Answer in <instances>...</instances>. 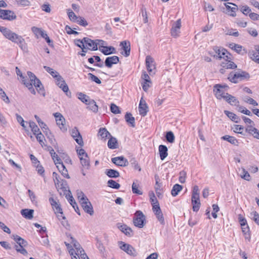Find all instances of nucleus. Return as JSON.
<instances>
[{
    "instance_id": "33",
    "label": "nucleus",
    "mask_w": 259,
    "mask_h": 259,
    "mask_svg": "<svg viewBox=\"0 0 259 259\" xmlns=\"http://www.w3.org/2000/svg\"><path fill=\"white\" fill-rule=\"evenodd\" d=\"M221 139L223 140L228 141L232 145L235 146H238L239 145L238 141L234 137L230 136L229 135H225L223 136Z\"/></svg>"
},
{
    "instance_id": "1",
    "label": "nucleus",
    "mask_w": 259,
    "mask_h": 259,
    "mask_svg": "<svg viewBox=\"0 0 259 259\" xmlns=\"http://www.w3.org/2000/svg\"><path fill=\"white\" fill-rule=\"evenodd\" d=\"M27 74L28 76V80L26 82H24L23 84L28 88L31 94L35 95L36 92L33 87V85L37 92L43 96H45V91L40 80L36 77L34 73L30 71H28Z\"/></svg>"
},
{
    "instance_id": "14",
    "label": "nucleus",
    "mask_w": 259,
    "mask_h": 259,
    "mask_svg": "<svg viewBox=\"0 0 259 259\" xmlns=\"http://www.w3.org/2000/svg\"><path fill=\"white\" fill-rule=\"evenodd\" d=\"M84 47L85 49L90 50H97V43L88 37H84Z\"/></svg>"
},
{
    "instance_id": "23",
    "label": "nucleus",
    "mask_w": 259,
    "mask_h": 259,
    "mask_svg": "<svg viewBox=\"0 0 259 259\" xmlns=\"http://www.w3.org/2000/svg\"><path fill=\"white\" fill-rule=\"evenodd\" d=\"M108 147L110 149H115L118 148V143L116 138L112 136L108 139Z\"/></svg>"
},
{
    "instance_id": "24",
    "label": "nucleus",
    "mask_w": 259,
    "mask_h": 259,
    "mask_svg": "<svg viewBox=\"0 0 259 259\" xmlns=\"http://www.w3.org/2000/svg\"><path fill=\"white\" fill-rule=\"evenodd\" d=\"M59 171L61 173L62 175L66 178L69 179L70 177L68 174V171L62 161L56 165Z\"/></svg>"
},
{
    "instance_id": "35",
    "label": "nucleus",
    "mask_w": 259,
    "mask_h": 259,
    "mask_svg": "<svg viewBox=\"0 0 259 259\" xmlns=\"http://www.w3.org/2000/svg\"><path fill=\"white\" fill-rule=\"evenodd\" d=\"M250 58L254 62L259 63V46L256 47L255 50L250 53Z\"/></svg>"
},
{
    "instance_id": "42",
    "label": "nucleus",
    "mask_w": 259,
    "mask_h": 259,
    "mask_svg": "<svg viewBox=\"0 0 259 259\" xmlns=\"http://www.w3.org/2000/svg\"><path fill=\"white\" fill-rule=\"evenodd\" d=\"M183 187L179 184H175L173 186L172 190L171 191V194L173 196H176L179 192H180L182 190Z\"/></svg>"
},
{
    "instance_id": "22",
    "label": "nucleus",
    "mask_w": 259,
    "mask_h": 259,
    "mask_svg": "<svg viewBox=\"0 0 259 259\" xmlns=\"http://www.w3.org/2000/svg\"><path fill=\"white\" fill-rule=\"evenodd\" d=\"M246 132L252 135L253 138L259 140V130L251 126H247L245 129Z\"/></svg>"
},
{
    "instance_id": "47",
    "label": "nucleus",
    "mask_w": 259,
    "mask_h": 259,
    "mask_svg": "<svg viewBox=\"0 0 259 259\" xmlns=\"http://www.w3.org/2000/svg\"><path fill=\"white\" fill-rule=\"evenodd\" d=\"M154 214L156 215L157 219L159 222L160 224L164 225L165 221L161 210H159L157 212H155Z\"/></svg>"
},
{
    "instance_id": "19",
    "label": "nucleus",
    "mask_w": 259,
    "mask_h": 259,
    "mask_svg": "<svg viewBox=\"0 0 259 259\" xmlns=\"http://www.w3.org/2000/svg\"><path fill=\"white\" fill-rule=\"evenodd\" d=\"M148 107L146 102L141 99L139 105V111L140 114L142 116H146L148 111Z\"/></svg>"
},
{
    "instance_id": "58",
    "label": "nucleus",
    "mask_w": 259,
    "mask_h": 259,
    "mask_svg": "<svg viewBox=\"0 0 259 259\" xmlns=\"http://www.w3.org/2000/svg\"><path fill=\"white\" fill-rule=\"evenodd\" d=\"M36 138L37 140L39 142V144L41 145L42 147L45 145V143L44 142V140L45 139V137L44 135L41 133L40 132L37 133L36 135Z\"/></svg>"
},
{
    "instance_id": "44",
    "label": "nucleus",
    "mask_w": 259,
    "mask_h": 259,
    "mask_svg": "<svg viewBox=\"0 0 259 259\" xmlns=\"http://www.w3.org/2000/svg\"><path fill=\"white\" fill-rule=\"evenodd\" d=\"M88 108L94 112L97 111V105L94 100H90L88 104Z\"/></svg>"
},
{
    "instance_id": "28",
    "label": "nucleus",
    "mask_w": 259,
    "mask_h": 259,
    "mask_svg": "<svg viewBox=\"0 0 259 259\" xmlns=\"http://www.w3.org/2000/svg\"><path fill=\"white\" fill-rule=\"evenodd\" d=\"M229 59L227 58L224 59L225 61L221 64L222 67L226 69H235L237 68V65Z\"/></svg>"
},
{
    "instance_id": "48",
    "label": "nucleus",
    "mask_w": 259,
    "mask_h": 259,
    "mask_svg": "<svg viewBox=\"0 0 259 259\" xmlns=\"http://www.w3.org/2000/svg\"><path fill=\"white\" fill-rule=\"evenodd\" d=\"M79 159L82 166L85 168H88L89 166V159L88 156H87V157H80Z\"/></svg>"
},
{
    "instance_id": "25",
    "label": "nucleus",
    "mask_w": 259,
    "mask_h": 259,
    "mask_svg": "<svg viewBox=\"0 0 259 259\" xmlns=\"http://www.w3.org/2000/svg\"><path fill=\"white\" fill-rule=\"evenodd\" d=\"M230 4L233 5V7H232L227 4H225L226 9L227 10V13L230 16L235 17L236 15V10H238V7L237 5H236L234 4H232V3H230Z\"/></svg>"
},
{
    "instance_id": "56",
    "label": "nucleus",
    "mask_w": 259,
    "mask_h": 259,
    "mask_svg": "<svg viewBox=\"0 0 259 259\" xmlns=\"http://www.w3.org/2000/svg\"><path fill=\"white\" fill-rule=\"evenodd\" d=\"M67 13L69 19L72 21L76 22L78 19V17H77L74 13L70 9L67 10Z\"/></svg>"
},
{
    "instance_id": "41",
    "label": "nucleus",
    "mask_w": 259,
    "mask_h": 259,
    "mask_svg": "<svg viewBox=\"0 0 259 259\" xmlns=\"http://www.w3.org/2000/svg\"><path fill=\"white\" fill-rule=\"evenodd\" d=\"M125 119L127 123L131 124V126L133 127L135 126V119L131 113H126L125 115Z\"/></svg>"
},
{
    "instance_id": "52",
    "label": "nucleus",
    "mask_w": 259,
    "mask_h": 259,
    "mask_svg": "<svg viewBox=\"0 0 259 259\" xmlns=\"http://www.w3.org/2000/svg\"><path fill=\"white\" fill-rule=\"evenodd\" d=\"M243 101L249 104L252 105L254 106H258V103H257V102L249 97L246 96V97H244Z\"/></svg>"
},
{
    "instance_id": "7",
    "label": "nucleus",
    "mask_w": 259,
    "mask_h": 259,
    "mask_svg": "<svg viewBox=\"0 0 259 259\" xmlns=\"http://www.w3.org/2000/svg\"><path fill=\"white\" fill-rule=\"evenodd\" d=\"M141 78L143 80V82L142 83L143 90L145 92H147L152 84L150 78L145 71H143Z\"/></svg>"
},
{
    "instance_id": "17",
    "label": "nucleus",
    "mask_w": 259,
    "mask_h": 259,
    "mask_svg": "<svg viewBox=\"0 0 259 259\" xmlns=\"http://www.w3.org/2000/svg\"><path fill=\"white\" fill-rule=\"evenodd\" d=\"M119 244H120V248L122 250L130 255H134L135 250L131 245L122 241L120 242Z\"/></svg>"
},
{
    "instance_id": "5",
    "label": "nucleus",
    "mask_w": 259,
    "mask_h": 259,
    "mask_svg": "<svg viewBox=\"0 0 259 259\" xmlns=\"http://www.w3.org/2000/svg\"><path fill=\"white\" fill-rule=\"evenodd\" d=\"M53 115L55 117L56 123L60 129L63 132L67 131V127L65 124V119L63 116L59 112L54 113Z\"/></svg>"
},
{
    "instance_id": "32",
    "label": "nucleus",
    "mask_w": 259,
    "mask_h": 259,
    "mask_svg": "<svg viewBox=\"0 0 259 259\" xmlns=\"http://www.w3.org/2000/svg\"><path fill=\"white\" fill-rule=\"evenodd\" d=\"M167 148L166 146L160 145L159 146V152L161 160H163L167 156Z\"/></svg>"
},
{
    "instance_id": "12",
    "label": "nucleus",
    "mask_w": 259,
    "mask_h": 259,
    "mask_svg": "<svg viewBox=\"0 0 259 259\" xmlns=\"http://www.w3.org/2000/svg\"><path fill=\"white\" fill-rule=\"evenodd\" d=\"M69 253L72 257L75 255L79 259H89L82 247L80 248L79 250H78V249L76 250L70 249Z\"/></svg>"
},
{
    "instance_id": "10",
    "label": "nucleus",
    "mask_w": 259,
    "mask_h": 259,
    "mask_svg": "<svg viewBox=\"0 0 259 259\" xmlns=\"http://www.w3.org/2000/svg\"><path fill=\"white\" fill-rule=\"evenodd\" d=\"M111 161L116 165L121 167H125L128 165V161L122 156L112 158Z\"/></svg>"
},
{
    "instance_id": "57",
    "label": "nucleus",
    "mask_w": 259,
    "mask_h": 259,
    "mask_svg": "<svg viewBox=\"0 0 259 259\" xmlns=\"http://www.w3.org/2000/svg\"><path fill=\"white\" fill-rule=\"evenodd\" d=\"M132 192L134 194L142 195V192L139 190V185L134 182L132 184Z\"/></svg>"
},
{
    "instance_id": "39",
    "label": "nucleus",
    "mask_w": 259,
    "mask_h": 259,
    "mask_svg": "<svg viewBox=\"0 0 259 259\" xmlns=\"http://www.w3.org/2000/svg\"><path fill=\"white\" fill-rule=\"evenodd\" d=\"M105 174L111 178H116L119 177V172L113 169H107L106 170Z\"/></svg>"
},
{
    "instance_id": "13",
    "label": "nucleus",
    "mask_w": 259,
    "mask_h": 259,
    "mask_svg": "<svg viewBox=\"0 0 259 259\" xmlns=\"http://www.w3.org/2000/svg\"><path fill=\"white\" fill-rule=\"evenodd\" d=\"M181 27V19H178L174 22L172 25L171 29V34L173 37H176L179 36L180 33V29Z\"/></svg>"
},
{
    "instance_id": "59",
    "label": "nucleus",
    "mask_w": 259,
    "mask_h": 259,
    "mask_svg": "<svg viewBox=\"0 0 259 259\" xmlns=\"http://www.w3.org/2000/svg\"><path fill=\"white\" fill-rule=\"evenodd\" d=\"M241 177L242 179L250 181V176L248 172L244 168L242 169V172L241 173Z\"/></svg>"
},
{
    "instance_id": "31",
    "label": "nucleus",
    "mask_w": 259,
    "mask_h": 259,
    "mask_svg": "<svg viewBox=\"0 0 259 259\" xmlns=\"http://www.w3.org/2000/svg\"><path fill=\"white\" fill-rule=\"evenodd\" d=\"M120 46L122 47V49L124 51V53L122 54L125 57H128L130 55V51H131V47H130V44L128 42V43L126 41H123L120 42Z\"/></svg>"
},
{
    "instance_id": "53",
    "label": "nucleus",
    "mask_w": 259,
    "mask_h": 259,
    "mask_svg": "<svg viewBox=\"0 0 259 259\" xmlns=\"http://www.w3.org/2000/svg\"><path fill=\"white\" fill-rule=\"evenodd\" d=\"M16 72L17 75L18 76H20V77L21 78L22 83L23 84L24 83V82H26V81L28 80V78H27L28 76H24L18 67H16Z\"/></svg>"
},
{
    "instance_id": "16",
    "label": "nucleus",
    "mask_w": 259,
    "mask_h": 259,
    "mask_svg": "<svg viewBox=\"0 0 259 259\" xmlns=\"http://www.w3.org/2000/svg\"><path fill=\"white\" fill-rule=\"evenodd\" d=\"M118 228L123 232L125 235L128 236H132L133 235L132 229L128 227L126 225L118 223L117 224Z\"/></svg>"
},
{
    "instance_id": "30",
    "label": "nucleus",
    "mask_w": 259,
    "mask_h": 259,
    "mask_svg": "<svg viewBox=\"0 0 259 259\" xmlns=\"http://www.w3.org/2000/svg\"><path fill=\"white\" fill-rule=\"evenodd\" d=\"M226 101L231 105H234L235 106H238L239 105V101L236 98V97L229 94L228 93H226L225 97L224 98Z\"/></svg>"
},
{
    "instance_id": "4",
    "label": "nucleus",
    "mask_w": 259,
    "mask_h": 259,
    "mask_svg": "<svg viewBox=\"0 0 259 259\" xmlns=\"http://www.w3.org/2000/svg\"><path fill=\"white\" fill-rule=\"evenodd\" d=\"M146 222L145 216L141 210H137L135 213L133 218V223L134 225L139 228H142Z\"/></svg>"
},
{
    "instance_id": "60",
    "label": "nucleus",
    "mask_w": 259,
    "mask_h": 259,
    "mask_svg": "<svg viewBox=\"0 0 259 259\" xmlns=\"http://www.w3.org/2000/svg\"><path fill=\"white\" fill-rule=\"evenodd\" d=\"M31 30L37 38L40 36L42 33V30L41 28L33 26L31 28Z\"/></svg>"
},
{
    "instance_id": "29",
    "label": "nucleus",
    "mask_w": 259,
    "mask_h": 259,
    "mask_svg": "<svg viewBox=\"0 0 259 259\" xmlns=\"http://www.w3.org/2000/svg\"><path fill=\"white\" fill-rule=\"evenodd\" d=\"M12 238L15 240L20 247H25L27 245V242L17 235H13Z\"/></svg>"
},
{
    "instance_id": "40",
    "label": "nucleus",
    "mask_w": 259,
    "mask_h": 259,
    "mask_svg": "<svg viewBox=\"0 0 259 259\" xmlns=\"http://www.w3.org/2000/svg\"><path fill=\"white\" fill-rule=\"evenodd\" d=\"M224 113L232 121L236 123H238L239 122V118L234 113L227 110H225Z\"/></svg>"
},
{
    "instance_id": "64",
    "label": "nucleus",
    "mask_w": 259,
    "mask_h": 259,
    "mask_svg": "<svg viewBox=\"0 0 259 259\" xmlns=\"http://www.w3.org/2000/svg\"><path fill=\"white\" fill-rule=\"evenodd\" d=\"M16 119L17 121L21 124L23 128L26 130V125H25V121L21 116L18 114H16Z\"/></svg>"
},
{
    "instance_id": "20",
    "label": "nucleus",
    "mask_w": 259,
    "mask_h": 259,
    "mask_svg": "<svg viewBox=\"0 0 259 259\" xmlns=\"http://www.w3.org/2000/svg\"><path fill=\"white\" fill-rule=\"evenodd\" d=\"M98 135L100 136L101 140L104 142H105L111 136L110 133L105 127L100 128L98 130Z\"/></svg>"
},
{
    "instance_id": "15",
    "label": "nucleus",
    "mask_w": 259,
    "mask_h": 259,
    "mask_svg": "<svg viewBox=\"0 0 259 259\" xmlns=\"http://www.w3.org/2000/svg\"><path fill=\"white\" fill-rule=\"evenodd\" d=\"M119 61V57L113 56L107 57L105 61V65L108 68H111L113 64H117Z\"/></svg>"
},
{
    "instance_id": "51",
    "label": "nucleus",
    "mask_w": 259,
    "mask_h": 259,
    "mask_svg": "<svg viewBox=\"0 0 259 259\" xmlns=\"http://www.w3.org/2000/svg\"><path fill=\"white\" fill-rule=\"evenodd\" d=\"M74 44L75 45L80 48L82 49V52H84L85 48L84 47V42L83 38L82 39H75L74 40Z\"/></svg>"
},
{
    "instance_id": "63",
    "label": "nucleus",
    "mask_w": 259,
    "mask_h": 259,
    "mask_svg": "<svg viewBox=\"0 0 259 259\" xmlns=\"http://www.w3.org/2000/svg\"><path fill=\"white\" fill-rule=\"evenodd\" d=\"M233 129L235 133L243 135L242 132V131L243 130V127L242 125L238 124L234 125Z\"/></svg>"
},
{
    "instance_id": "37",
    "label": "nucleus",
    "mask_w": 259,
    "mask_h": 259,
    "mask_svg": "<svg viewBox=\"0 0 259 259\" xmlns=\"http://www.w3.org/2000/svg\"><path fill=\"white\" fill-rule=\"evenodd\" d=\"M228 79L232 82L236 83L240 80L239 74L238 72H232L229 75Z\"/></svg>"
},
{
    "instance_id": "45",
    "label": "nucleus",
    "mask_w": 259,
    "mask_h": 259,
    "mask_svg": "<svg viewBox=\"0 0 259 259\" xmlns=\"http://www.w3.org/2000/svg\"><path fill=\"white\" fill-rule=\"evenodd\" d=\"M77 196L80 203L85 201H88V199L84 194L80 190L76 191Z\"/></svg>"
},
{
    "instance_id": "27",
    "label": "nucleus",
    "mask_w": 259,
    "mask_h": 259,
    "mask_svg": "<svg viewBox=\"0 0 259 259\" xmlns=\"http://www.w3.org/2000/svg\"><path fill=\"white\" fill-rule=\"evenodd\" d=\"M81 206L84 211L92 215L93 214L94 211L91 203L88 201L82 202L81 203Z\"/></svg>"
},
{
    "instance_id": "54",
    "label": "nucleus",
    "mask_w": 259,
    "mask_h": 259,
    "mask_svg": "<svg viewBox=\"0 0 259 259\" xmlns=\"http://www.w3.org/2000/svg\"><path fill=\"white\" fill-rule=\"evenodd\" d=\"M132 166L135 169L138 170L139 171L141 170V168L138 164V161L135 158H133L130 160Z\"/></svg>"
},
{
    "instance_id": "21",
    "label": "nucleus",
    "mask_w": 259,
    "mask_h": 259,
    "mask_svg": "<svg viewBox=\"0 0 259 259\" xmlns=\"http://www.w3.org/2000/svg\"><path fill=\"white\" fill-rule=\"evenodd\" d=\"M99 50L105 55H109L116 53V49L112 46H106L102 47Z\"/></svg>"
},
{
    "instance_id": "6",
    "label": "nucleus",
    "mask_w": 259,
    "mask_h": 259,
    "mask_svg": "<svg viewBox=\"0 0 259 259\" xmlns=\"http://www.w3.org/2000/svg\"><path fill=\"white\" fill-rule=\"evenodd\" d=\"M227 87L226 85H222L219 84H215L213 87V92L215 93V97L220 100L224 99L226 93H225L224 89Z\"/></svg>"
},
{
    "instance_id": "11",
    "label": "nucleus",
    "mask_w": 259,
    "mask_h": 259,
    "mask_svg": "<svg viewBox=\"0 0 259 259\" xmlns=\"http://www.w3.org/2000/svg\"><path fill=\"white\" fill-rule=\"evenodd\" d=\"M71 135L72 138L80 146H82L83 145V142L82 137L78 129L76 127L72 129L71 131Z\"/></svg>"
},
{
    "instance_id": "46",
    "label": "nucleus",
    "mask_w": 259,
    "mask_h": 259,
    "mask_svg": "<svg viewBox=\"0 0 259 259\" xmlns=\"http://www.w3.org/2000/svg\"><path fill=\"white\" fill-rule=\"evenodd\" d=\"M107 185L108 187L115 189H118L120 187L119 183L113 180H108L107 182Z\"/></svg>"
},
{
    "instance_id": "18",
    "label": "nucleus",
    "mask_w": 259,
    "mask_h": 259,
    "mask_svg": "<svg viewBox=\"0 0 259 259\" xmlns=\"http://www.w3.org/2000/svg\"><path fill=\"white\" fill-rule=\"evenodd\" d=\"M146 65L148 71L150 74L152 73L153 70L155 69L153 59L150 56L146 58Z\"/></svg>"
},
{
    "instance_id": "8",
    "label": "nucleus",
    "mask_w": 259,
    "mask_h": 259,
    "mask_svg": "<svg viewBox=\"0 0 259 259\" xmlns=\"http://www.w3.org/2000/svg\"><path fill=\"white\" fill-rule=\"evenodd\" d=\"M0 18L11 21L16 18V16L14 12L7 10H0Z\"/></svg>"
},
{
    "instance_id": "43",
    "label": "nucleus",
    "mask_w": 259,
    "mask_h": 259,
    "mask_svg": "<svg viewBox=\"0 0 259 259\" xmlns=\"http://www.w3.org/2000/svg\"><path fill=\"white\" fill-rule=\"evenodd\" d=\"M77 96L78 99H79L83 103H85L86 105L88 104V102L90 100L89 96L82 93H77Z\"/></svg>"
},
{
    "instance_id": "62",
    "label": "nucleus",
    "mask_w": 259,
    "mask_h": 259,
    "mask_svg": "<svg viewBox=\"0 0 259 259\" xmlns=\"http://www.w3.org/2000/svg\"><path fill=\"white\" fill-rule=\"evenodd\" d=\"M60 88H61L63 92L66 93V95L67 96H69L71 95V93L69 91V88L67 84L65 82V84H63L62 85H58Z\"/></svg>"
},
{
    "instance_id": "49",
    "label": "nucleus",
    "mask_w": 259,
    "mask_h": 259,
    "mask_svg": "<svg viewBox=\"0 0 259 259\" xmlns=\"http://www.w3.org/2000/svg\"><path fill=\"white\" fill-rule=\"evenodd\" d=\"M29 124V127L31 128V131L33 132L34 135H36L37 133L40 132L38 127L34 122L30 121Z\"/></svg>"
},
{
    "instance_id": "34",
    "label": "nucleus",
    "mask_w": 259,
    "mask_h": 259,
    "mask_svg": "<svg viewBox=\"0 0 259 259\" xmlns=\"http://www.w3.org/2000/svg\"><path fill=\"white\" fill-rule=\"evenodd\" d=\"M192 203L193 211L196 212L198 211L200 206L199 196L196 197V198H194V196H192Z\"/></svg>"
},
{
    "instance_id": "38",
    "label": "nucleus",
    "mask_w": 259,
    "mask_h": 259,
    "mask_svg": "<svg viewBox=\"0 0 259 259\" xmlns=\"http://www.w3.org/2000/svg\"><path fill=\"white\" fill-rule=\"evenodd\" d=\"M33 209H24L21 210V213L25 218L30 220L33 217Z\"/></svg>"
},
{
    "instance_id": "2",
    "label": "nucleus",
    "mask_w": 259,
    "mask_h": 259,
    "mask_svg": "<svg viewBox=\"0 0 259 259\" xmlns=\"http://www.w3.org/2000/svg\"><path fill=\"white\" fill-rule=\"evenodd\" d=\"M0 31L7 39L19 45L22 50L26 49L25 39L21 36L5 27L0 26Z\"/></svg>"
},
{
    "instance_id": "55",
    "label": "nucleus",
    "mask_w": 259,
    "mask_h": 259,
    "mask_svg": "<svg viewBox=\"0 0 259 259\" xmlns=\"http://www.w3.org/2000/svg\"><path fill=\"white\" fill-rule=\"evenodd\" d=\"M166 140L170 143H172L175 141V136L173 133L171 131L167 132L165 135Z\"/></svg>"
},
{
    "instance_id": "50",
    "label": "nucleus",
    "mask_w": 259,
    "mask_h": 259,
    "mask_svg": "<svg viewBox=\"0 0 259 259\" xmlns=\"http://www.w3.org/2000/svg\"><path fill=\"white\" fill-rule=\"evenodd\" d=\"M161 186V184L160 183H159L158 181L156 180L155 186V189L156 195L158 198H160L162 195Z\"/></svg>"
},
{
    "instance_id": "36",
    "label": "nucleus",
    "mask_w": 259,
    "mask_h": 259,
    "mask_svg": "<svg viewBox=\"0 0 259 259\" xmlns=\"http://www.w3.org/2000/svg\"><path fill=\"white\" fill-rule=\"evenodd\" d=\"M44 68L46 71L49 73L55 79L56 78H59L60 79H61V75L59 72L54 70L53 68L47 66H44Z\"/></svg>"
},
{
    "instance_id": "61",
    "label": "nucleus",
    "mask_w": 259,
    "mask_h": 259,
    "mask_svg": "<svg viewBox=\"0 0 259 259\" xmlns=\"http://www.w3.org/2000/svg\"><path fill=\"white\" fill-rule=\"evenodd\" d=\"M110 110H111V112H112L114 114H119V113H120V112H121L118 106H117L114 103H112L111 104Z\"/></svg>"
},
{
    "instance_id": "9",
    "label": "nucleus",
    "mask_w": 259,
    "mask_h": 259,
    "mask_svg": "<svg viewBox=\"0 0 259 259\" xmlns=\"http://www.w3.org/2000/svg\"><path fill=\"white\" fill-rule=\"evenodd\" d=\"M49 201L52 206V208L55 211V213H61L62 218L64 220L66 219L65 217L63 215L62 209L61 208L60 204H58V202L53 197H50L49 198Z\"/></svg>"
},
{
    "instance_id": "26",
    "label": "nucleus",
    "mask_w": 259,
    "mask_h": 259,
    "mask_svg": "<svg viewBox=\"0 0 259 259\" xmlns=\"http://www.w3.org/2000/svg\"><path fill=\"white\" fill-rule=\"evenodd\" d=\"M60 189L63 191L64 195H66V197L68 199L70 204L75 201L71 195V192L69 190H67V188L63 185V184H61Z\"/></svg>"
},
{
    "instance_id": "3",
    "label": "nucleus",
    "mask_w": 259,
    "mask_h": 259,
    "mask_svg": "<svg viewBox=\"0 0 259 259\" xmlns=\"http://www.w3.org/2000/svg\"><path fill=\"white\" fill-rule=\"evenodd\" d=\"M209 54L216 59H230V54L224 48L214 46L212 51L208 52Z\"/></svg>"
}]
</instances>
